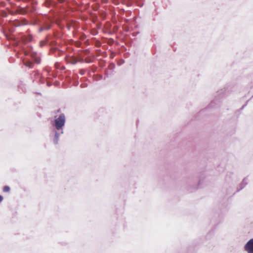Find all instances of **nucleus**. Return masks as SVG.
Returning a JSON list of instances; mask_svg holds the SVG:
<instances>
[{
	"label": "nucleus",
	"instance_id": "3",
	"mask_svg": "<svg viewBox=\"0 0 253 253\" xmlns=\"http://www.w3.org/2000/svg\"><path fill=\"white\" fill-rule=\"evenodd\" d=\"M36 10L35 7L32 6L30 9L27 7L26 8L20 7L16 9V12L21 14H26L28 13H32Z\"/></svg>",
	"mask_w": 253,
	"mask_h": 253
},
{
	"label": "nucleus",
	"instance_id": "1",
	"mask_svg": "<svg viewBox=\"0 0 253 253\" xmlns=\"http://www.w3.org/2000/svg\"><path fill=\"white\" fill-rule=\"evenodd\" d=\"M66 118L64 114H61L59 117L55 119L52 125L54 129L63 130L65 124Z\"/></svg>",
	"mask_w": 253,
	"mask_h": 253
},
{
	"label": "nucleus",
	"instance_id": "6",
	"mask_svg": "<svg viewBox=\"0 0 253 253\" xmlns=\"http://www.w3.org/2000/svg\"><path fill=\"white\" fill-rule=\"evenodd\" d=\"M9 23L10 25L15 27H17L21 25V22L18 20H15L14 21L11 20Z\"/></svg>",
	"mask_w": 253,
	"mask_h": 253
},
{
	"label": "nucleus",
	"instance_id": "10",
	"mask_svg": "<svg viewBox=\"0 0 253 253\" xmlns=\"http://www.w3.org/2000/svg\"><path fill=\"white\" fill-rule=\"evenodd\" d=\"M10 191V187L8 186H4L3 188L4 192H8Z\"/></svg>",
	"mask_w": 253,
	"mask_h": 253
},
{
	"label": "nucleus",
	"instance_id": "9",
	"mask_svg": "<svg viewBox=\"0 0 253 253\" xmlns=\"http://www.w3.org/2000/svg\"><path fill=\"white\" fill-rule=\"evenodd\" d=\"M68 62L70 63L71 64L75 65L77 63V60L75 57H71L68 60Z\"/></svg>",
	"mask_w": 253,
	"mask_h": 253
},
{
	"label": "nucleus",
	"instance_id": "12",
	"mask_svg": "<svg viewBox=\"0 0 253 253\" xmlns=\"http://www.w3.org/2000/svg\"><path fill=\"white\" fill-rule=\"evenodd\" d=\"M25 64L26 66H27L30 68H32V63L30 61H28Z\"/></svg>",
	"mask_w": 253,
	"mask_h": 253
},
{
	"label": "nucleus",
	"instance_id": "20",
	"mask_svg": "<svg viewBox=\"0 0 253 253\" xmlns=\"http://www.w3.org/2000/svg\"><path fill=\"white\" fill-rule=\"evenodd\" d=\"M60 3H62L64 1V0H57Z\"/></svg>",
	"mask_w": 253,
	"mask_h": 253
},
{
	"label": "nucleus",
	"instance_id": "8",
	"mask_svg": "<svg viewBox=\"0 0 253 253\" xmlns=\"http://www.w3.org/2000/svg\"><path fill=\"white\" fill-rule=\"evenodd\" d=\"M219 103V101H218L217 99L212 100L209 105V107L213 108L216 106V105H218Z\"/></svg>",
	"mask_w": 253,
	"mask_h": 253
},
{
	"label": "nucleus",
	"instance_id": "16",
	"mask_svg": "<svg viewBox=\"0 0 253 253\" xmlns=\"http://www.w3.org/2000/svg\"><path fill=\"white\" fill-rule=\"evenodd\" d=\"M85 61V62L86 63H91V62H92V60L90 59H86Z\"/></svg>",
	"mask_w": 253,
	"mask_h": 253
},
{
	"label": "nucleus",
	"instance_id": "7",
	"mask_svg": "<svg viewBox=\"0 0 253 253\" xmlns=\"http://www.w3.org/2000/svg\"><path fill=\"white\" fill-rule=\"evenodd\" d=\"M21 41L25 43V42H27L31 41V39H32V38L30 36L27 37V36H22L21 37Z\"/></svg>",
	"mask_w": 253,
	"mask_h": 253
},
{
	"label": "nucleus",
	"instance_id": "11",
	"mask_svg": "<svg viewBox=\"0 0 253 253\" xmlns=\"http://www.w3.org/2000/svg\"><path fill=\"white\" fill-rule=\"evenodd\" d=\"M32 58L34 59V61H35V62H36V63H40V59H39V58H37V57H35L34 56V54H32Z\"/></svg>",
	"mask_w": 253,
	"mask_h": 253
},
{
	"label": "nucleus",
	"instance_id": "19",
	"mask_svg": "<svg viewBox=\"0 0 253 253\" xmlns=\"http://www.w3.org/2000/svg\"><path fill=\"white\" fill-rule=\"evenodd\" d=\"M3 197L1 195H0V203L3 200Z\"/></svg>",
	"mask_w": 253,
	"mask_h": 253
},
{
	"label": "nucleus",
	"instance_id": "18",
	"mask_svg": "<svg viewBox=\"0 0 253 253\" xmlns=\"http://www.w3.org/2000/svg\"><path fill=\"white\" fill-rule=\"evenodd\" d=\"M84 71L83 70H80L81 75H83L84 74Z\"/></svg>",
	"mask_w": 253,
	"mask_h": 253
},
{
	"label": "nucleus",
	"instance_id": "22",
	"mask_svg": "<svg viewBox=\"0 0 253 253\" xmlns=\"http://www.w3.org/2000/svg\"><path fill=\"white\" fill-rule=\"evenodd\" d=\"M47 85L48 86H50V85H51V83H47Z\"/></svg>",
	"mask_w": 253,
	"mask_h": 253
},
{
	"label": "nucleus",
	"instance_id": "2",
	"mask_svg": "<svg viewBox=\"0 0 253 253\" xmlns=\"http://www.w3.org/2000/svg\"><path fill=\"white\" fill-rule=\"evenodd\" d=\"M53 132L54 133L53 137V142L54 145L58 144L60 136L63 134L64 130L60 129H53Z\"/></svg>",
	"mask_w": 253,
	"mask_h": 253
},
{
	"label": "nucleus",
	"instance_id": "15",
	"mask_svg": "<svg viewBox=\"0 0 253 253\" xmlns=\"http://www.w3.org/2000/svg\"><path fill=\"white\" fill-rule=\"evenodd\" d=\"M45 29H47V30H48L50 29V26H47L46 28H45ZM44 29V28H41L40 30V31L41 32L42 31H43V30Z\"/></svg>",
	"mask_w": 253,
	"mask_h": 253
},
{
	"label": "nucleus",
	"instance_id": "13",
	"mask_svg": "<svg viewBox=\"0 0 253 253\" xmlns=\"http://www.w3.org/2000/svg\"><path fill=\"white\" fill-rule=\"evenodd\" d=\"M21 25H25L27 24V21L25 19H24L22 20V21L21 22Z\"/></svg>",
	"mask_w": 253,
	"mask_h": 253
},
{
	"label": "nucleus",
	"instance_id": "4",
	"mask_svg": "<svg viewBox=\"0 0 253 253\" xmlns=\"http://www.w3.org/2000/svg\"><path fill=\"white\" fill-rule=\"evenodd\" d=\"M244 250L248 253H253V239L247 242L244 246Z\"/></svg>",
	"mask_w": 253,
	"mask_h": 253
},
{
	"label": "nucleus",
	"instance_id": "5",
	"mask_svg": "<svg viewBox=\"0 0 253 253\" xmlns=\"http://www.w3.org/2000/svg\"><path fill=\"white\" fill-rule=\"evenodd\" d=\"M248 182V178L247 177L244 178L240 185V189H238V191H239V190L243 189L247 185Z\"/></svg>",
	"mask_w": 253,
	"mask_h": 253
},
{
	"label": "nucleus",
	"instance_id": "17",
	"mask_svg": "<svg viewBox=\"0 0 253 253\" xmlns=\"http://www.w3.org/2000/svg\"><path fill=\"white\" fill-rule=\"evenodd\" d=\"M9 13H10L11 14H12V15H14V14H16V13H17L16 12V10L15 11H9Z\"/></svg>",
	"mask_w": 253,
	"mask_h": 253
},
{
	"label": "nucleus",
	"instance_id": "23",
	"mask_svg": "<svg viewBox=\"0 0 253 253\" xmlns=\"http://www.w3.org/2000/svg\"><path fill=\"white\" fill-rule=\"evenodd\" d=\"M35 2H34L33 1L32 2V5L34 4Z\"/></svg>",
	"mask_w": 253,
	"mask_h": 253
},
{
	"label": "nucleus",
	"instance_id": "21",
	"mask_svg": "<svg viewBox=\"0 0 253 253\" xmlns=\"http://www.w3.org/2000/svg\"><path fill=\"white\" fill-rule=\"evenodd\" d=\"M79 61L80 62H83L84 61V59L83 58H80L79 60Z\"/></svg>",
	"mask_w": 253,
	"mask_h": 253
},
{
	"label": "nucleus",
	"instance_id": "14",
	"mask_svg": "<svg viewBox=\"0 0 253 253\" xmlns=\"http://www.w3.org/2000/svg\"><path fill=\"white\" fill-rule=\"evenodd\" d=\"M109 68L110 69L113 70L115 68V65L114 63H111L109 66Z\"/></svg>",
	"mask_w": 253,
	"mask_h": 253
}]
</instances>
